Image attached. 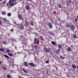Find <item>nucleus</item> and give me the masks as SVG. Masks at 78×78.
<instances>
[{"mask_svg":"<svg viewBox=\"0 0 78 78\" xmlns=\"http://www.w3.org/2000/svg\"><path fill=\"white\" fill-rule=\"evenodd\" d=\"M30 7L29 6H26V9H29V7Z\"/></svg>","mask_w":78,"mask_h":78,"instance_id":"35","label":"nucleus"},{"mask_svg":"<svg viewBox=\"0 0 78 78\" xmlns=\"http://www.w3.org/2000/svg\"><path fill=\"white\" fill-rule=\"evenodd\" d=\"M3 1V0H0V2H2Z\"/></svg>","mask_w":78,"mask_h":78,"instance_id":"47","label":"nucleus"},{"mask_svg":"<svg viewBox=\"0 0 78 78\" xmlns=\"http://www.w3.org/2000/svg\"><path fill=\"white\" fill-rule=\"evenodd\" d=\"M9 5L10 6H13L14 5V2L12 0H9Z\"/></svg>","mask_w":78,"mask_h":78,"instance_id":"2","label":"nucleus"},{"mask_svg":"<svg viewBox=\"0 0 78 78\" xmlns=\"http://www.w3.org/2000/svg\"><path fill=\"white\" fill-rule=\"evenodd\" d=\"M34 42L36 44H38L39 42V40H38L37 39H36L34 40Z\"/></svg>","mask_w":78,"mask_h":78,"instance_id":"8","label":"nucleus"},{"mask_svg":"<svg viewBox=\"0 0 78 78\" xmlns=\"http://www.w3.org/2000/svg\"><path fill=\"white\" fill-rule=\"evenodd\" d=\"M11 40L12 41H13V42H16V39L13 38H11Z\"/></svg>","mask_w":78,"mask_h":78,"instance_id":"27","label":"nucleus"},{"mask_svg":"<svg viewBox=\"0 0 78 78\" xmlns=\"http://www.w3.org/2000/svg\"><path fill=\"white\" fill-rule=\"evenodd\" d=\"M78 20V19L77 18H76L75 19V22H77Z\"/></svg>","mask_w":78,"mask_h":78,"instance_id":"33","label":"nucleus"},{"mask_svg":"<svg viewBox=\"0 0 78 78\" xmlns=\"http://www.w3.org/2000/svg\"><path fill=\"white\" fill-rule=\"evenodd\" d=\"M7 55H8L9 56H11V57H12V56H13V55H12V54L11 53H8Z\"/></svg>","mask_w":78,"mask_h":78,"instance_id":"15","label":"nucleus"},{"mask_svg":"<svg viewBox=\"0 0 78 78\" xmlns=\"http://www.w3.org/2000/svg\"><path fill=\"white\" fill-rule=\"evenodd\" d=\"M47 25L49 26V28L50 29H51L53 28L52 24L50 22H48L47 23Z\"/></svg>","mask_w":78,"mask_h":78,"instance_id":"3","label":"nucleus"},{"mask_svg":"<svg viewBox=\"0 0 78 78\" xmlns=\"http://www.w3.org/2000/svg\"><path fill=\"white\" fill-rule=\"evenodd\" d=\"M29 23L31 26H33L34 25V23H33V22L32 21H30Z\"/></svg>","mask_w":78,"mask_h":78,"instance_id":"10","label":"nucleus"},{"mask_svg":"<svg viewBox=\"0 0 78 78\" xmlns=\"http://www.w3.org/2000/svg\"><path fill=\"white\" fill-rule=\"evenodd\" d=\"M58 47L59 48H62V46L61 45L59 44L58 45Z\"/></svg>","mask_w":78,"mask_h":78,"instance_id":"28","label":"nucleus"},{"mask_svg":"<svg viewBox=\"0 0 78 78\" xmlns=\"http://www.w3.org/2000/svg\"><path fill=\"white\" fill-rule=\"evenodd\" d=\"M45 62L46 63L48 64V60H47L46 61H45Z\"/></svg>","mask_w":78,"mask_h":78,"instance_id":"40","label":"nucleus"},{"mask_svg":"<svg viewBox=\"0 0 78 78\" xmlns=\"http://www.w3.org/2000/svg\"><path fill=\"white\" fill-rule=\"evenodd\" d=\"M3 69L4 70H6V67H5L4 66L3 67Z\"/></svg>","mask_w":78,"mask_h":78,"instance_id":"34","label":"nucleus"},{"mask_svg":"<svg viewBox=\"0 0 78 78\" xmlns=\"http://www.w3.org/2000/svg\"><path fill=\"white\" fill-rule=\"evenodd\" d=\"M0 51L2 52H5V50L2 48H0Z\"/></svg>","mask_w":78,"mask_h":78,"instance_id":"25","label":"nucleus"},{"mask_svg":"<svg viewBox=\"0 0 78 78\" xmlns=\"http://www.w3.org/2000/svg\"><path fill=\"white\" fill-rule=\"evenodd\" d=\"M6 52L8 53H11V51L9 49L6 50Z\"/></svg>","mask_w":78,"mask_h":78,"instance_id":"18","label":"nucleus"},{"mask_svg":"<svg viewBox=\"0 0 78 78\" xmlns=\"http://www.w3.org/2000/svg\"><path fill=\"white\" fill-rule=\"evenodd\" d=\"M60 58H61L63 60H64V59H65V58L64 57H62V56H60Z\"/></svg>","mask_w":78,"mask_h":78,"instance_id":"29","label":"nucleus"},{"mask_svg":"<svg viewBox=\"0 0 78 78\" xmlns=\"http://www.w3.org/2000/svg\"><path fill=\"white\" fill-rule=\"evenodd\" d=\"M7 15L9 17H10L11 16V13H7Z\"/></svg>","mask_w":78,"mask_h":78,"instance_id":"23","label":"nucleus"},{"mask_svg":"<svg viewBox=\"0 0 78 78\" xmlns=\"http://www.w3.org/2000/svg\"><path fill=\"white\" fill-rule=\"evenodd\" d=\"M58 6L60 8H62V7L61 6V5H58Z\"/></svg>","mask_w":78,"mask_h":78,"instance_id":"38","label":"nucleus"},{"mask_svg":"<svg viewBox=\"0 0 78 78\" xmlns=\"http://www.w3.org/2000/svg\"><path fill=\"white\" fill-rule=\"evenodd\" d=\"M11 31H13V29H11Z\"/></svg>","mask_w":78,"mask_h":78,"instance_id":"46","label":"nucleus"},{"mask_svg":"<svg viewBox=\"0 0 78 78\" xmlns=\"http://www.w3.org/2000/svg\"><path fill=\"white\" fill-rule=\"evenodd\" d=\"M48 70H46V75H48Z\"/></svg>","mask_w":78,"mask_h":78,"instance_id":"39","label":"nucleus"},{"mask_svg":"<svg viewBox=\"0 0 78 78\" xmlns=\"http://www.w3.org/2000/svg\"><path fill=\"white\" fill-rule=\"evenodd\" d=\"M72 50V49H71V48L70 47H68L67 49V51H71Z\"/></svg>","mask_w":78,"mask_h":78,"instance_id":"9","label":"nucleus"},{"mask_svg":"<svg viewBox=\"0 0 78 78\" xmlns=\"http://www.w3.org/2000/svg\"><path fill=\"white\" fill-rule=\"evenodd\" d=\"M2 44H8L7 42L5 41H2Z\"/></svg>","mask_w":78,"mask_h":78,"instance_id":"17","label":"nucleus"},{"mask_svg":"<svg viewBox=\"0 0 78 78\" xmlns=\"http://www.w3.org/2000/svg\"><path fill=\"white\" fill-rule=\"evenodd\" d=\"M19 28L20 30H24V25L23 24V23H21L20 24H19Z\"/></svg>","mask_w":78,"mask_h":78,"instance_id":"1","label":"nucleus"},{"mask_svg":"<svg viewBox=\"0 0 78 78\" xmlns=\"http://www.w3.org/2000/svg\"><path fill=\"white\" fill-rule=\"evenodd\" d=\"M25 24L27 26H29V25L30 24L29 22H28V21H25Z\"/></svg>","mask_w":78,"mask_h":78,"instance_id":"11","label":"nucleus"},{"mask_svg":"<svg viewBox=\"0 0 78 78\" xmlns=\"http://www.w3.org/2000/svg\"><path fill=\"white\" fill-rule=\"evenodd\" d=\"M7 27H8V26H7Z\"/></svg>","mask_w":78,"mask_h":78,"instance_id":"51","label":"nucleus"},{"mask_svg":"<svg viewBox=\"0 0 78 78\" xmlns=\"http://www.w3.org/2000/svg\"><path fill=\"white\" fill-rule=\"evenodd\" d=\"M2 62L0 61V64H2Z\"/></svg>","mask_w":78,"mask_h":78,"instance_id":"44","label":"nucleus"},{"mask_svg":"<svg viewBox=\"0 0 78 78\" xmlns=\"http://www.w3.org/2000/svg\"><path fill=\"white\" fill-rule=\"evenodd\" d=\"M13 2H14V5H16V4H17V1L18 0H12Z\"/></svg>","mask_w":78,"mask_h":78,"instance_id":"12","label":"nucleus"},{"mask_svg":"<svg viewBox=\"0 0 78 78\" xmlns=\"http://www.w3.org/2000/svg\"><path fill=\"white\" fill-rule=\"evenodd\" d=\"M22 70H23V71L25 73H28V72H27V71L25 70V69L24 68L22 69Z\"/></svg>","mask_w":78,"mask_h":78,"instance_id":"16","label":"nucleus"},{"mask_svg":"<svg viewBox=\"0 0 78 78\" xmlns=\"http://www.w3.org/2000/svg\"><path fill=\"white\" fill-rule=\"evenodd\" d=\"M72 67L73 69H76V66L75 65H72Z\"/></svg>","mask_w":78,"mask_h":78,"instance_id":"19","label":"nucleus"},{"mask_svg":"<svg viewBox=\"0 0 78 78\" xmlns=\"http://www.w3.org/2000/svg\"><path fill=\"white\" fill-rule=\"evenodd\" d=\"M28 5H30V4H28Z\"/></svg>","mask_w":78,"mask_h":78,"instance_id":"50","label":"nucleus"},{"mask_svg":"<svg viewBox=\"0 0 78 78\" xmlns=\"http://www.w3.org/2000/svg\"><path fill=\"white\" fill-rule=\"evenodd\" d=\"M27 2H31L32 1V0H27Z\"/></svg>","mask_w":78,"mask_h":78,"instance_id":"41","label":"nucleus"},{"mask_svg":"<svg viewBox=\"0 0 78 78\" xmlns=\"http://www.w3.org/2000/svg\"><path fill=\"white\" fill-rule=\"evenodd\" d=\"M54 52L55 53H56V54H57V55H59V53H60V49H57V50L55 51Z\"/></svg>","mask_w":78,"mask_h":78,"instance_id":"5","label":"nucleus"},{"mask_svg":"<svg viewBox=\"0 0 78 78\" xmlns=\"http://www.w3.org/2000/svg\"><path fill=\"white\" fill-rule=\"evenodd\" d=\"M18 17L19 19H21V17H22V16L21 15L18 16Z\"/></svg>","mask_w":78,"mask_h":78,"instance_id":"37","label":"nucleus"},{"mask_svg":"<svg viewBox=\"0 0 78 78\" xmlns=\"http://www.w3.org/2000/svg\"><path fill=\"white\" fill-rule=\"evenodd\" d=\"M30 66H32V67H33L34 66V64L33 63H29Z\"/></svg>","mask_w":78,"mask_h":78,"instance_id":"14","label":"nucleus"},{"mask_svg":"<svg viewBox=\"0 0 78 78\" xmlns=\"http://www.w3.org/2000/svg\"><path fill=\"white\" fill-rule=\"evenodd\" d=\"M39 37H40L41 40H42V41H43V40H44V38H43V37H42V36H40Z\"/></svg>","mask_w":78,"mask_h":78,"instance_id":"26","label":"nucleus"},{"mask_svg":"<svg viewBox=\"0 0 78 78\" xmlns=\"http://www.w3.org/2000/svg\"><path fill=\"white\" fill-rule=\"evenodd\" d=\"M3 21L4 23H6V24H10V23H9V21L7 20L6 18H3Z\"/></svg>","mask_w":78,"mask_h":78,"instance_id":"4","label":"nucleus"},{"mask_svg":"<svg viewBox=\"0 0 78 78\" xmlns=\"http://www.w3.org/2000/svg\"><path fill=\"white\" fill-rule=\"evenodd\" d=\"M7 6H9V4L8 3L7 4Z\"/></svg>","mask_w":78,"mask_h":78,"instance_id":"45","label":"nucleus"},{"mask_svg":"<svg viewBox=\"0 0 78 78\" xmlns=\"http://www.w3.org/2000/svg\"><path fill=\"white\" fill-rule=\"evenodd\" d=\"M6 14V12H2V15H5V14Z\"/></svg>","mask_w":78,"mask_h":78,"instance_id":"24","label":"nucleus"},{"mask_svg":"<svg viewBox=\"0 0 78 78\" xmlns=\"http://www.w3.org/2000/svg\"><path fill=\"white\" fill-rule=\"evenodd\" d=\"M43 50L46 52H47V53H48V52H49V50H48V49L47 48H46V47H44Z\"/></svg>","mask_w":78,"mask_h":78,"instance_id":"7","label":"nucleus"},{"mask_svg":"<svg viewBox=\"0 0 78 78\" xmlns=\"http://www.w3.org/2000/svg\"><path fill=\"white\" fill-rule=\"evenodd\" d=\"M11 76L10 75H7V78H11Z\"/></svg>","mask_w":78,"mask_h":78,"instance_id":"32","label":"nucleus"},{"mask_svg":"<svg viewBox=\"0 0 78 78\" xmlns=\"http://www.w3.org/2000/svg\"><path fill=\"white\" fill-rule=\"evenodd\" d=\"M28 63H27V62H25L24 63V65L25 66H26L27 67H28Z\"/></svg>","mask_w":78,"mask_h":78,"instance_id":"13","label":"nucleus"},{"mask_svg":"<svg viewBox=\"0 0 78 78\" xmlns=\"http://www.w3.org/2000/svg\"><path fill=\"white\" fill-rule=\"evenodd\" d=\"M37 45H35V47H34V48H37Z\"/></svg>","mask_w":78,"mask_h":78,"instance_id":"42","label":"nucleus"},{"mask_svg":"<svg viewBox=\"0 0 78 78\" xmlns=\"http://www.w3.org/2000/svg\"><path fill=\"white\" fill-rule=\"evenodd\" d=\"M70 1H68V2H67V5H69V4H70Z\"/></svg>","mask_w":78,"mask_h":78,"instance_id":"36","label":"nucleus"},{"mask_svg":"<svg viewBox=\"0 0 78 78\" xmlns=\"http://www.w3.org/2000/svg\"><path fill=\"white\" fill-rule=\"evenodd\" d=\"M70 29L72 31H73L75 29V26L73 25L70 26Z\"/></svg>","mask_w":78,"mask_h":78,"instance_id":"6","label":"nucleus"},{"mask_svg":"<svg viewBox=\"0 0 78 78\" xmlns=\"http://www.w3.org/2000/svg\"><path fill=\"white\" fill-rule=\"evenodd\" d=\"M37 55H39V54H38V53L37 54Z\"/></svg>","mask_w":78,"mask_h":78,"instance_id":"48","label":"nucleus"},{"mask_svg":"<svg viewBox=\"0 0 78 78\" xmlns=\"http://www.w3.org/2000/svg\"><path fill=\"white\" fill-rule=\"evenodd\" d=\"M66 27L67 28H69V27H70V24H67V25H66Z\"/></svg>","mask_w":78,"mask_h":78,"instance_id":"22","label":"nucleus"},{"mask_svg":"<svg viewBox=\"0 0 78 78\" xmlns=\"http://www.w3.org/2000/svg\"><path fill=\"white\" fill-rule=\"evenodd\" d=\"M51 43L52 45H55L56 44V43L53 41H51Z\"/></svg>","mask_w":78,"mask_h":78,"instance_id":"20","label":"nucleus"},{"mask_svg":"<svg viewBox=\"0 0 78 78\" xmlns=\"http://www.w3.org/2000/svg\"><path fill=\"white\" fill-rule=\"evenodd\" d=\"M2 21H0V25H1L2 24Z\"/></svg>","mask_w":78,"mask_h":78,"instance_id":"43","label":"nucleus"},{"mask_svg":"<svg viewBox=\"0 0 78 78\" xmlns=\"http://www.w3.org/2000/svg\"><path fill=\"white\" fill-rule=\"evenodd\" d=\"M4 56H5V58H7V59H9V57L7 55H4Z\"/></svg>","mask_w":78,"mask_h":78,"instance_id":"21","label":"nucleus"},{"mask_svg":"<svg viewBox=\"0 0 78 78\" xmlns=\"http://www.w3.org/2000/svg\"><path fill=\"white\" fill-rule=\"evenodd\" d=\"M73 36L74 38H76L77 37L76 35L75 34H74V35H73Z\"/></svg>","mask_w":78,"mask_h":78,"instance_id":"30","label":"nucleus"},{"mask_svg":"<svg viewBox=\"0 0 78 78\" xmlns=\"http://www.w3.org/2000/svg\"><path fill=\"white\" fill-rule=\"evenodd\" d=\"M5 3H6V2L5 1H4L2 2V5H5Z\"/></svg>","mask_w":78,"mask_h":78,"instance_id":"31","label":"nucleus"},{"mask_svg":"<svg viewBox=\"0 0 78 78\" xmlns=\"http://www.w3.org/2000/svg\"><path fill=\"white\" fill-rule=\"evenodd\" d=\"M77 19H78V15L77 16Z\"/></svg>","mask_w":78,"mask_h":78,"instance_id":"49","label":"nucleus"}]
</instances>
